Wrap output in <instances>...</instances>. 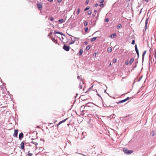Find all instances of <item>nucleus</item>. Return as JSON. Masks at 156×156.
Returning <instances> with one entry per match:
<instances>
[{
    "label": "nucleus",
    "instance_id": "c85d7f7f",
    "mask_svg": "<svg viewBox=\"0 0 156 156\" xmlns=\"http://www.w3.org/2000/svg\"><path fill=\"white\" fill-rule=\"evenodd\" d=\"M105 22H108L109 21V19L108 18H106L105 20Z\"/></svg>",
    "mask_w": 156,
    "mask_h": 156
},
{
    "label": "nucleus",
    "instance_id": "6e6552de",
    "mask_svg": "<svg viewBox=\"0 0 156 156\" xmlns=\"http://www.w3.org/2000/svg\"><path fill=\"white\" fill-rule=\"evenodd\" d=\"M21 145V147L20 148L24 150V143L23 142H22L21 143V144H20Z\"/></svg>",
    "mask_w": 156,
    "mask_h": 156
},
{
    "label": "nucleus",
    "instance_id": "79ce46f5",
    "mask_svg": "<svg viewBox=\"0 0 156 156\" xmlns=\"http://www.w3.org/2000/svg\"><path fill=\"white\" fill-rule=\"evenodd\" d=\"M62 0H58V3H60L61 2Z\"/></svg>",
    "mask_w": 156,
    "mask_h": 156
},
{
    "label": "nucleus",
    "instance_id": "9b49d317",
    "mask_svg": "<svg viewBox=\"0 0 156 156\" xmlns=\"http://www.w3.org/2000/svg\"><path fill=\"white\" fill-rule=\"evenodd\" d=\"M115 114H112V115H110L108 117V118H115Z\"/></svg>",
    "mask_w": 156,
    "mask_h": 156
},
{
    "label": "nucleus",
    "instance_id": "58836bf2",
    "mask_svg": "<svg viewBox=\"0 0 156 156\" xmlns=\"http://www.w3.org/2000/svg\"><path fill=\"white\" fill-rule=\"evenodd\" d=\"M88 10V6L86 7L85 9H84V11H86Z\"/></svg>",
    "mask_w": 156,
    "mask_h": 156
},
{
    "label": "nucleus",
    "instance_id": "4be33fe9",
    "mask_svg": "<svg viewBox=\"0 0 156 156\" xmlns=\"http://www.w3.org/2000/svg\"><path fill=\"white\" fill-rule=\"evenodd\" d=\"M96 37H93L91 38L90 41H94L96 39Z\"/></svg>",
    "mask_w": 156,
    "mask_h": 156
},
{
    "label": "nucleus",
    "instance_id": "f03ea898",
    "mask_svg": "<svg viewBox=\"0 0 156 156\" xmlns=\"http://www.w3.org/2000/svg\"><path fill=\"white\" fill-rule=\"evenodd\" d=\"M31 140L32 141L31 142V143L34 144L35 145V149H37V145H38V143L35 141V139L32 138Z\"/></svg>",
    "mask_w": 156,
    "mask_h": 156
},
{
    "label": "nucleus",
    "instance_id": "a878e982",
    "mask_svg": "<svg viewBox=\"0 0 156 156\" xmlns=\"http://www.w3.org/2000/svg\"><path fill=\"white\" fill-rule=\"evenodd\" d=\"M80 8H78L77 9V12H76V14L77 15H78L80 12Z\"/></svg>",
    "mask_w": 156,
    "mask_h": 156
},
{
    "label": "nucleus",
    "instance_id": "f704fd0d",
    "mask_svg": "<svg viewBox=\"0 0 156 156\" xmlns=\"http://www.w3.org/2000/svg\"><path fill=\"white\" fill-rule=\"evenodd\" d=\"M104 0H101L100 2L101 3H102L104 2Z\"/></svg>",
    "mask_w": 156,
    "mask_h": 156
},
{
    "label": "nucleus",
    "instance_id": "4468645a",
    "mask_svg": "<svg viewBox=\"0 0 156 156\" xmlns=\"http://www.w3.org/2000/svg\"><path fill=\"white\" fill-rule=\"evenodd\" d=\"M107 51L108 53H110L112 51V48L111 47H109L107 49Z\"/></svg>",
    "mask_w": 156,
    "mask_h": 156
},
{
    "label": "nucleus",
    "instance_id": "c9c22d12",
    "mask_svg": "<svg viewBox=\"0 0 156 156\" xmlns=\"http://www.w3.org/2000/svg\"><path fill=\"white\" fill-rule=\"evenodd\" d=\"M129 62L128 61H127L125 62V64L126 65H127L129 64Z\"/></svg>",
    "mask_w": 156,
    "mask_h": 156
},
{
    "label": "nucleus",
    "instance_id": "473e14b6",
    "mask_svg": "<svg viewBox=\"0 0 156 156\" xmlns=\"http://www.w3.org/2000/svg\"><path fill=\"white\" fill-rule=\"evenodd\" d=\"M85 32H87V31H88V27H86L85 28Z\"/></svg>",
    "mask_w": 156,
    "mask_h": 156
},
{
    "label": "nucleus",
    "instance_id": "09e8293b",
    "mask_svg": "<svg viewBox=\"0 0 156 156\" xmlns=\"http://www.w3.org/2000/svg\"><path fill=\"white\" fill-rule=\"evenodd\" d=\"M86 4H88V0H86Z\"/></svg>",
    "mask_w": 156,
    "mask_h": 156
},
{
    "label": "nucleus",
    "instance_id": "680f3d73",
    "mask_svg": "<svg viewBox=\"0 0 156 156\" xmlns=\"http://www.w3.org/2000/svg\"><path fill=\"white\" fill-rule=\"evenodd\" d=\"M95 12H97V11L96 10H95Z\"/></svg>",
    "mask_w": 156,
    "mask_h": 156
},
{
    "label": "nucleus",
    "instance_id": "1a4fd4ad",
    "mask_svg": "<svg viewBox=\"0 0 156 156\" xmlns=\"http://www.w3.org/2000/svg\"><path fill=\"white\" fill-rule=\"evenodd\" d=\"M116 36V34H112L110 36V37L112 38H113L115 37Z\"/></svg>",
    "mask_w": 156,
    "mask_h": 156
},
{
    "label": "nucleus",
    "instance_id": "393cba45",
    "mask_svg": "<svg viewBox=\"0 0 156 156\" xmlns=\"http://www.w3.org/2000/svg\"><path fill=\"white\" fill-rule=\"evenodd\" d=\"M27 155L29 156H32L33 154L32 153H30V151L28 152Z\"/></svg>",
    "mask_w": 156,
    "mask_h": 156
},
{
    "label": "nucleus",
    "instance_id": "aec40b11",
    "mask_svg": "<svg viewBox=\"0 0 156 156\" xmlns=\"http://www.w3.org/2000/svg\"><path fill=\"white\" fill-rule=\"evenodd\" d=\"M122 27V25L121 24H119L117 26V29H119Z\"/></svg>",
    "mask_w": 156,
    "mask_h": 156
},
{
    "label": "nucleus",
    "instance_id": "69168bd1",
    "mask_svg": "<svg viewBox=\"0 0 156 156\" xmlns=\"http://www.w3.org/2000/svg\"><path fill=\"white\" fill-rule=\"evenodd\" d=\"M88 105H89V104H90V103H89V102H88Z\"/></svg>",
    "mask_w": 156,
    "mask_h": 156
},
{
    "label": "nucleus",
    "instance_id": "dca6fc26",
    "mask_svg": "<svg viewBox=\"0 0 156 156\" xmlns=\"http://www.w3.org/2000/svg\"><path fill=\"white\" fill-rule=\"evenodd\" d=\"M126 101V100H125V99L124 100H121V101H120L119 102H117V104L121 103L124 102H125Z\"/></svg>",
    "mask_w": 156,
    "mask_h": 156
},
{
    "label": "nucleus",
    "instance_id": "4c0bfd02",
    "mask_svg": "<svg viewBox=\"0 0 156 156\" xmlns=\"http://www.w3.org/2000/svg\"><path fill=\"white\" fill-rule=\"evenodd\" d=\"M54 19L52 17H51L50 18V20L51 21H52Z\"/></svg>",
    "mask_w": 156,
    "mask_h": 156
},
{
    "label": "nucleus",
    "instance_id": "5701e85b",
    "mask_svg": "<svg viewBox=\"0 0 156 156\" xmlns=\"http://www.w3.org/2000/svg\"><path fill=\"white\" fill-rule=\"evenodd\" d=\"M64 20L63 19H61L58 20L59 22L61 23H62L64 22Z\"/></svg>",
    "mask_w": 156,
    "mask_h": 156
},
{
    "label": "nucleus",
    "instance_id": "0eeeda50",
    "mask_svg": "<svg viewBox=\"0 0 156 156\" xmlns=\"http://www.w3.org/2000/svg\"><path fill=\"white\" fill-rule=\"evenodd\" d=\"M54 33L55 34H59L61 35H63V36H65V34H63L62 33V32H57V31H55Z\"/></svg>",
    "mask_w": 156,
    "mask_h": 156
},
{
    "label": "nucleus",
    "instance_id": "b1692460",
    "mask_svg": "<svg viewBox=\"0 0 156 156\" xmlns=\"http://www.w3.org/2000/svg\"><path fill=\"white\" fill-rule=\"evenodd\" d=\"M88 24L87 22V21H84V26H87Z\"/></svg>",
    "mask_w": 156,
    "mask_h": 156
},
{
    "label": "nucleus",
    "instance_id": "72a5a7b5",
    "mask_svg": "<svg viewBox=\"0 0 156 156\" xmlns=\"http://www.w3.org/2000/svg\"><path fill=\"white\" fill-rule=\"evenodd\" d=\"M129 97H127L126 99H125L126 101L129 100Z\"/></svg>",
    "mask_w": 156,
    "mask_h": 156
},
{
    "label": "nucleus",
    "instance_id": "8fccbe9b",
    "mask_svg": "<svg viewBox=\"0 0 156 156\" xmlns=\"http://www.w3.org/2000/svg\"><path fill=\"white\" fill-rule=\"evenodd\" d=\"M91 12L90 11L89 12L88 11V14H91Z\"/></svg>",
    "mask_w": 156,
    "mask_h": 156
},
{
    "label": "nucleus",
    "instance_id": "2eb2a0df",
    "mask_svg": "<svg viewBox=\"0 0 156 156\" xmlns=\"http://www.w3.org/2000/svg\"><path fill=\"white\" fill-rule=\"evenodd\" d=\"M68 119V118H66L62 121H61V122H59V123H58V125H60V124H61V123L64 122L65 121H66V120Z\"/></svg>",
    "mask_w": 156,
    "mask_h": 156
},
{
    "label": "nucleus",
    "instance_id": "39448f33",
    "mask_svg": "<svg viewBox=\"0 0 156 156\" xmlns=\"http://www.w3.org/2000/svg\"><path fill=\"white\" fill-rule=\"evenodd\" d=\"M18 130L17 129H15L14 130V133L13 134V136L15 137H16L17 136Z\"/></svg>",
    "mask_w": 156,
    "mask_h": 156
},
{
    "label": "nucleus",
    "instance_id": "864d4df0",
    "mask_svg": "<svg viewBox=\"0 0 156 156\" xmlns=\"http://www.w3.org/2000/svg\"><path fill=\"white\" fill-rule=\"evenodd\" d=\"M93 126V124H91L90 125V127H91L92 126Z\"/></svg>",
    "mask_w": 156,
    "mask_h": 156
},
{
    "label": "nucleus",
    "instance_id": "4d7b16f0",
    "mask_svg": "<svg viewBox=\"0 0 156 156\" xmlns=\"http://www.w3.org/2000/svg\"><path fill=\"white\" fill-rule=\"evenodd\" d=\"M154 133L152 134V136H154Z\"/></svg>",
    "mask_w": 156,
    "mask_h": 156
},
{
    "label": "nucleus",
    "instance_id": "6ab92c4d",
    "mask_svg": "<svg viewBox=\"0 0 156 156\" xmlns=\"http://www.w3.org/2000/svg\"><path fill=\"white\" fill-rule=\"evenodd\" d=\"M135 51H136V53L139 52V51L137 47V46L136 44L135 45Z\"/></svg>",
    "mask_w": 156,
    "mask_h": 156
},
{
    "label": "nucleus",
    "instance_id": "c03bdc74",
    "mask_svg": "<svg viewBox=\"0 0 156 156\" xmlns=\"http://www.w3.org/2000/svg\"><path fill=\"white\" fill-rule=\"evenodd\" d=\"M98 4H96L95 5V7H97V6H98Z\"/></svg>",
    "mask_w": 156,
    "mask_h": 156
},
{
    "label": "nucleus",
    "instance_id": "774afa93",
    "mask_svg": "<svg viewBox=\"0 0 156 156\" xmlns=\"http://www.w3.org/2000/svg\"><path fill=\"white\" fill-rule=\"evenodd\" d=\"M88 106L89 107V106H90L88 105Z\"/></svg>",
    "mask_w": 156,
    "mask_h": 156
},
{
    "label": "nucleus",
    "instance_id": "338daca9",
    "mask_svg": "<svg viewBox=\"0 0 156 156\" xmlns=\"http://www.w3.org/2000/svg\"><path fill=\"white\" fill-rule=\"evenodd\" d=\"M111 65V63H110L109 65Z\"/></svg>",
    "mask_w": 156,
    "mask_h": 156
},
{
    "label": "nucleus",
    "instance_id": "a18cd8bd",
    "mask_svg": "<svg viewBox=\"0 0 156 156\" xmlns=\"http://www.w3.org/2000/svg\"><path fill=\"white\" fill-rule=\"evenodd\" d=\"M85 50L87 51H88V46L86 47Z\"/></svg>",
    "mask_w": 156,
    "mask_h": 156
},
{
    "label": "nucleus",
    "instance_id": "2f4dec72",
    "mask_svg": "<svg viewBox=\"0 0 156 156\" xmlns=\"http://www.w3.org/2000/svg\"><path fill=\"white\" fill-rule=\"evenodd\" d=\"M51 40L53 41L54 42H55V41H56V40L54 38H51Z\"/></svg>",
    "mask_w": 156,
    "mask_h": 156
},
{
    "label": "nucleus",
    "instance_id": "a211bd4d",
    "mask_svg": "<svg viewBox=\"0 0 156 156\" xmlns=\"http://www.w3.org/2000/svg\"><path fill=\"white\" fill-rule=\"evenodd\" d=\"M83 53V50H82V49H81L80 50V51L79 52V55H82V54Z\"/></svg>",
    "mask_w": 156,
    "mask_h": 156
},
{
    "label": "nucleus",
    "instance_id": "f257e3e1",
    "mask_svg": "<svg viewBox=\"0 0 156 156\" xmlns=\"http://www.w3.org/2000/svg\"><path fill=\"white\" fill-rule=\"evenodd\" d=\"M123 151L125 154H129L133 153V151L132 150H128L126 148L123 149Z\"/></svg>",
    "mask_w": 156,
    "mask_h": 156
},
{
    "label": "nucleus",
    "instance_id": "e2e57ef3",
    "mask_svg": "<svg viewBox=\"0 0 156 156\" xmlns=\"http://www.w3.org/2000/svg\"><path fill=\"white\" fill-rule=\"evenodd\" d=\"M108 107H113V106H109Z\"/></svg>",
    "mask_w": 156,
    "mask_h": 156
},
{
    "label": "nucleus",
    "instance_id": "423d86ee",
    "mask_svg": "<svg viewBox=\"0 0 156 156\" xmlns=\"http://www.w3.org/2000/svg\"><path fill=\"white\" fill-rule=\"evenodd\" d=\"M23 137V134L22 133H20L19 135V139L21 140L22 139Z\"/></svg>",
    "mask_w": 156,
    "mask_h": 156
},
{
    "label": "nucleus",
    "instance_id": "c756f323",
    "mask_svg": "<svg viewBox=\"0 0 156 156\" xmlns=\"http://www.w3.org/2000/svg\"><path fill=\"white\" fill-rule=\"evenodd\" d=\"M135 40H132L131 44H135Z\"/></svg>",
    "mask_w": 156,
    "mask_h": 156
},
{
    "label": "nucleus",
    "instance_id": "3c124183",
    "mask_svg": "<svg viewBox=\"0 0 156 156\" xmlns=\"http://www.w3.org/2000/svg\"><path fill=\"white\" fill-rule=\"evenodd\" d=\"M90 46L89 45H88V50L90 49Z\"/></svg>",
    "mask_w": 156,
    "mask_h": 156
},
{
    "label": "nucleus",
    "instance_id": "49530a36",
    "mask_svg": "<svg viewBox=\"0 0 156 156\" xmlns=\"http://www.w3.org/2000/svg\"><path fill=\"white\" fill-rule=\"evenodd\" d=\"M77 78L79 80L80 79V76H77Z\"/></svg>",
    "mask_w": 156,
    "mask_h": 156
},
{
    "label": "nucleus",
    "instance_id": "13d9d810",
    "mask_svg": "<svg viewBox=\"0 0 156 156\" xmlns=\"http://www.w3.org/2000/svg\"><path fill=\"white\" fill-rule=\"evenodd\" d=\"M52 33V32H51V33L49 34V35H51Z\"/></svg>",
    "mask_w": 156,
    "mask_h": 156
},
{
    "label": "nucleus",
    "instance_id": "f8f14e48",
    "mask_svg": "<svg viewBox=\"0 0 156 156\" xmlns=\"http://www.w3.org/2000/svg\"><path fill=\"white\" fill-rule=\"evenodd\" d=\"M146 52H147V51L146 50H145V51H144L143 53V55H142V59H143V60L144 59V56L145 55V54L146 53Z\"/></svg>",
    "mask_w": 156,
    "mask_h": 156
},
{
    "label": "nucleus",
    "instance_id": "bf43d9fd",
    "mask_svg": "<svg viewBox=\"0 0 156 156\" xmlns=\"http://www.w3.org/2000/svg\"><path fill=\"white\" fill-rule=\"evenodd\" d=\"M106 90H105L104 92H105V93H106Z\"/></svg>",
    "mask_w": 156,
    "mask_h": 156
},
{
    "label": "nucleus",
    "instance_id": "603ef678",
    "mask_svg": "<svg viewBox=\"0 0 156 156\" xmlns=\"http://www.w3.org/2000/svg\"><path fill=\"white\" fill-rule=\"evenodd\" d=\"M49 2H52L53 0H48Z\"/></svg>",
    "mask_w": 156,
    "mask_h": 156
},
{
    "label": "nucleus",
    "instance_id": "37998d69",
    "mask_svg": "<svg viewBox=\"0 0 156 156\" xmlns=\"http://www.w3.org/2000/svg\"><path fill=\"white\" fill-rule=\"evenodd\" d=\"M141 78H142V77H141V78H139V80H138V82H139L140 81V80H141Z\"/></svg>",
    "mask_w": 156,
    "mask_h": 156
},
{
    "label": "nucleus",
    "instance_id": "ddd939ff",
    "mask_svg": "<svg viewBox=\"0 0 156 156\" xmlns=\"http://www.w3.org/2000/svg\"><path fill=\"white\" fill-rule=\"evenodd\" d=\"M81 83L83 84V82L82 80H81V83L79 84V87L80 89H81L82 88V85H81Z\"/></svg>",
    "mask_w": 156,
    "mask_h": 156
},
{
    "label": "nucleus",
    "instance_id": "de8ad7c7",
    "mask_svg": "<svg viewBox=\"0 0 156 156\" xmlns=\"http://www.w3.org/2000/svg\"><path fill=\"white\" fill-rule=\"evenodd\" d=\"M97 95H98V96L99 97H100V98H101V96H100V95L99 94H97Z\"/></svg>",
    "mask_w": 156,
    "mask_h": 156
},
{
    "label": "nucleus",
    "instance_id": "20e7f679",
    "mask_svg": "<svg viewBox=\"0 0 156 156\" xmlns=\"http://www.w3.org/2000/svg\"><path fill=\"white\" fill-rule=\"evenodd\" d=\"M70 47L69 46H67L66 45H64L63 48L66 51H69Z\"/></svg>",
    "mask_w": 156,
    "mask_h": 156
},
{
    "label": "nucleus",
    "instance_id": "f3484780",
    "mask_svg": "<svg viewBox=\"0 0 156 156\" xmlns=\"http://www.w3.org/2000/svg\"><path fill=\"white\" fill-rule=\"evenodd\" d=\"M71 41L69 43V44H74L75 42V41L73 40L72 38H71Z\"/></svg>",
    "mask_w": 156,
    "mask_h": 156
},
{
    "label": "nucleus",
    "instance_id": "052dcab7",
    "mask_svg": "<svg viewBox=\"0 0 156 156\" xmlns=\"http://www.w3.org/2000/svg\"><path fill=\"white\" fill-rule=\"evenodd\" d=\"M145 1L147 2H148V0H145Z\"/></svg>",
    "mask_w": 156,
    "mask_h": 156
},
{
    "label": "nucleus",
    "instance_id": "a19ab883",
    "mask_svg": "<svg viewBox=\"0 0 156 156\" xmlns=\"http://www.w3.org/2000/svg\"><path fill=\"white\" fill-rule=\"evenodd\" d=\"M99 6L101 7H103L104 6V5L103 4H102L100 5Z\"/></svg>",
    "mask_w": 156,
    "mask_h": 156
},
{
    "label": "nucleus",
    "instance_id": "412c9836",
    "mask_svg": "<svg viewBox=\"0 0 156 156\" xmlns=\"http://www.w3.org/2000/svg\"><path fill=\"white\" fill-rule=\"evenodd\" d=\"M134 61V58H131L130 61L129 62L130 64H131Z\"/></svg>",
    "mask_w": 156,
    "mask_h": 156
},
{
    "label": "nucleus",
    "instance_id": "bb28decb",
    "mask_svg": "<svg viewBox=\"0 0 156 156\" xmlns=\"http://www.w3.org/2000/svg\"><path fill=\"white\" fill-rule=\"evenodd\" d=\"M117 62V59H114L113 60V63H115Z\"/></svg>",
    "mask_w": 156,
    "mask_h": 156
},
{
    "label": "nucleus",
    "instance_id": "0e129e2a",
    "mask_svg": "<svg viewBox=\"0 0 156 156\" xmlns=\"http://www.w3.org/2000/svg\"><path fill=\"white\" fill-rule=\"evenodd\" d=\"M90 89H91V87H90V88L88 89V90H90Z\"/></svg>",
    "mask_w": 156,
    "mask_h": 156
},
{
    "label": "nucleus",
    "instance_id": "5fc2aeb1",
    "mask_svg": "<svg viewBox=\"0 0 156 156\" xmlns=\"http://www.w3.org/2000/svg\"><path fill=\"white\" fill-rule=\"evenodd\" d=\"M136 65L135 66H134V67H133V68H135L136 67Z\"/></svg>",
    "mask_w": 156,
    "mask_h": 156
},
{
    "label": "nucleus",
    "instance_id": "cd10ccee",
    "mask_svg": "<svg viewBox=\"0 0 156 156\" xmlns=\"http://www.w3.org/2000/svg\"><path fill=\"white\" fill-rule=\"evenodd\" d=\"M83 43L85 45H87L88 44V42L86 41L84 42Z\"/></svg>",
    "mask_w": 156,
    "mask_h": 156
},
{
    "label": "nucleus",
    "instance_id": "7ed1b4c3",
    "mask_svg": "<svg viewBox=\"0 0 156 156\" xmlns=\"http://www.w3.org/2000/svg\"><path fill=\"white\" fill-rule=\"evenodd\" d=\"M149 18H147L146 20L145 23V25L144 27L145 30H144V31H146L147 29V24L148 22V21Z\"/></svg>",
    "mask_w": 156,
    "mask_h": 156
},
{
    "label": "nucleus",
    "instance_id": "e433bc0d",
    "mask_svg": "<svg viewBox=\"0 0 156 156\" xmlns=\"http://www.w3.org/2000/svg\"><path fill=\"white\" fill-rule=\"evenodd\" d=\"M96 54H97V53H95L93 54V56L95 57L96 56Z\"/></svg>",
    "mask_w": 156,
    "mask_h": 156
},
{
    "label": "nucleus",
    "instance_id": "6e6d98bb",
    "mask_svg": "<svg viewBox=\"0 0 156 156\" xmlns=\"http://www.w3.org/2000/svg\"><path fill=\"white\" fill-rule=\"evenodd\" d=\"M104 107H106V105H104Z\"/></svg>",
    "mask_w": 156,
    "mask_h": 156
},
{
    "label": "nucleus",
    "instance_id": "ea45409f",
    "mask_svg": "<svg viewBox=\"0 0 156 156\" xmlns=\"http://www.w3.org/2000/svg\"><path fill=\"white\" fill-rule=\"evenodd\" d=\"M137 55V57L138 58L139 57V52L136 53Z\"/></svg>",
    "mask_w": 156,
    "mask_h": 156
},
{
    "label": "nucleus",
    "instance_id": "7c9ffc66",
    "mask_svg": "<svg viewBox=\"0 0 156 156\" xmlns=\"http://www.w3.org/2000/svg\"><path fill=\"white\" fill-rule=\"evenodd\" d=\"M82 134L83 135L86 136L87 133H86V132H83L82 133Z\"/></svg>",
    "mask_w": 156,
    "mask_h": 156
},
{
    "label": "nucleus",
    "instance_id": "9d476101",
    "mask_svg": "<svg viewBox=\"0 0 156 156\" xmlns=\"http://www.w3.org/2000/svg\"><path fill=\"white\" fill-rule=\"evenodd\" d=\"M37 7L40 10L42 7V5L41 4H37Z\"/></svg>",
    "mask_w": 156,
    "mask_h": 156
}]
</instances>
